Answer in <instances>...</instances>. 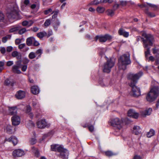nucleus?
Returning <instances> with one entry per match:
<instances>
[{
  "mask_svg": "<svg viewBox=\"0 0 159 159\" xmlns=\"http://www.w3.org/2000/svg\"><path fill=\"white\" fill-rule=\"evenodd\" d=\"M101 3H102V0L100 1H98V0H94L93 1L92 4L94 5H97Z\"/></svg>",
  "mask_w": 159,
  "mask_h": 159,
  "instance_id": "nucleus-43",
  "label": "nucleus"
},
{
  "mask_svg": "<svg viewBox=\"0 0 159 159\" xmlns=\"http://www.w3.org/2000/svg\"><path fill=\"white\" fill-rule=\"evenodd\" d=\"M6 140L9 142H12L14 145H16L17 143V138L14 136H11L9 138L7 139Z\"/></svg>",
  "mask_w": 159,
  "mask_h": 159,
  "instance_id": "nucleus-21",
  "label": "nucleus"
},
{
  "mask_svg": "<svg viewBox=\"0 0 159 159\" xmlns=\"http://www.w3.org/2000/svg\"><path fill=\"white\" fill-rule=\"evenodd\" d=\"M25 45H26L25 43L21 44L18 46V48L21 50L23 48Z\"/></svg>",
  "mask_w": 159,
  "mask_h": 159,
  "instance_id": "nucleus-53",
  "label": "nucleus"
},
{
  "mask_svg": "<svg viewBox=\"0 0 159 159\" xmlns=\"http://www.w3.org/2000/svg\"><path fill=\"white\" fill-rule=\"evenodd\" d=\"M51 21L50 19H48L44 23V25L46 27L48 26L51 24Z\"/></svg>",
  "mask_w": 159,
  "mask_h": 159,
  "instance_id": "nucleus-38",
  "label": "nucleus"
},
{
  "mask_svg": "<svg viewBox=\"0 0 159 159\" xmlns=\"http://www.w3.org/2000/svg\"><path fill=\"white\" fill-rule=\"evenodd\" d=\"M18 30V33L20 35L23 34L26 31V29L25 28L20 29H20Z\"/></svg>",
  "mask_w": 159,
  "mask_h": 159,
  "instance_id": "nucleus-37",
  "label": "nucleus"
},
{
  "mask_svg": "<svg viewBox=\"0 0 159 159\" xmlns=\"http://www.w3.org/2000/svg\"><path fill=\"white\" fill-rule=\"evenodd\" d=\"M9 6L11 7L9 8V9L11 11V12L10 13L9 15L11 16V17H12V16L11 15V14H12L14 12H16L18 10V7L15 2L11 3Z\"/></svg>",
  "mask_w": 159,
  "mask_h": 159,
  "instance_id": "nucleus-14",
  "label": "nucleus"
},
{
  "mask_svg": "<svg viewBox=\"0 0 159 159\" xmlns=\"http://www.w3.org/2000/svg\"><path fill=\"white\" fill-rule=\"evenodd\" d=\"M53 13H54V14L52 16V18H55L57 16L59 13V11L57 10L55 11H53L52 12V14Z\"/></svg>",
  "mask_w": 159,
  "mask_h": 159,
  "instance_id": "nucleus-45",
  "label": "nucleus"
},
{
  "mask_svg": "<svg viewBox=\"0 0 159 159\" xmlns=\"http://www.w3.org/2000/svg\"><path fill=\"white\" fill-rule=\"evenodd\" d=\"M21 42L20 39H16L15 40V44L16 45H18Z\"/></svg>",
  "mask_w": 159,
  "mask_h": 159,
  "instance_id": "nucleus-57",
  "label": "nucleus"
},
{
  "mask_svg": "<svg viewBox=\"0 0 159 159\" xmlns=\"http://www.w3.org/2000/svg\"><path fill=\"white\" fill-rule=\"evenodd\" d=\"M17 109L16 107H9L8 113L11 115H14L17 114Z\"/></svg>",
  "mask_w": 159,
  "mask_h": 159,
  "instance_id": "nucleus-19",
  "label": "nucleus"
},
{
  "mask_svg": "<svg viewBox=\"0 0 159 159\" xmlns=\"http://www.w3.org/2000/svg\"><path fill=\"white\" fill-rule=\"evenodd\" d=\"M115 62L111 59H108L103 66V71L104 72L109 73L110 72L111 68L114 66Z\"/></svg>",
  "mask_w": 159,
  "mask_h": 159,
  "instance_id": "nucleus-6",
  "label": "nucleus"
},
{
  "mask_svg": "<svg viewBox=\"0 0 159 159\" xmlns=\"http://www.w3.org/2000/svg\"><path fill=\"white\" fill-rule=\"evenodd\" d=\"M96 10L99 13H103L105 11V8L103 7H98L97 8Z\"/></svg>",
  "mask_w": 159,
  "mask_h": 159,
  "instance_id": "nucleus-32",
  "label": "nucleus"
},
{
  "mask_svg": "<svg viewBox=\"0 0 159 159\" xmlns=\"http://www.w3.org/2000/svg\"><path fill=\"white\" fill-rule=\"evenodd\" d=\"M60 25V22L59 21H57L54 24V28L56 30H57V26H59Z\"/></svg>",
  "mask_w": 159,
  "mask_h": 159,
  "instance_id": "nucleus-47",
  "label": "nucleus"
},
{
  "mask_svg": "<svg viewBox=\"0 0 159 159\" xmlns=\"http://www.w3.org/2000/svg\"><path fill=\"white\" fill-rule=\"evenodd\" d=\"M24 154V151L23 150L20 149L14 150L12 152V155L15 157H20Z\"/></svg>",
  "mask_w": 159,
  "mask_h": 159,
  "instance_id": "nucleus-12",
  "label": "nucleus"
},
{
  "mask_svg": "<svg viewBox=\"0 0 159 159\" xmlns=\"http://www.w3.org/2000/svg\"><path fill=\"white\" fill-rule=\"evenodd\" d=\"M145 11L148 15L151 17H154L155 16V15L154 13L149 12L147 10H145Z\"/></svg>",
  "mask_w": 159,
  "mask_h": 159,
  "instance_id": "nucleus-39",
  "label": "nucleus"
},
{
  "mask_svg": "<svg viewBox=\"0 0 159 159\" xmlns=\"http://www.w3.org/2000/svg\"><path fill=\"white\" fill-rule=\"evenodd\" d=\"M0 51L1 53L3 54L5 53L6 49L4 47H1L0 48Z\"/></svg>",
  "mask_w": 159,
  "mask_h": 159,
  "instance_id": "nucleus-46",
  "label": "nucleus"
},
{
  "mask_svg": "<svg viewBox=\"0 0 159 159\" xmlns=\"http://www.w3.org/2000/svg\"><path fill=\"white\" fill-rule=\"evenodd\" d=\"M155 132L154 130L151 129L147 133V136L148 138H150L155 135Z\"/></svg>",
  "mask_w": 159,
  "mask_h": 159,
  "instance_id": "nucleus-29",
  "label": "nucleus"
},
{
  "mask_svg": "<svg viewBox=\"0 0 159 159\" xmlns=\"http://www.w3.org/2000/svg\"><path fill=\"white\" fill-rule=\"evenodd\" d=\"M142 75V72H139L136 74H129L128 75V78L130 81L129 85L132 88L130 94L134 97H138L140 95V89L136 86L135 85Z\"/></svg>",
  "mask_w": 159,
  "mask_h": 159,
  "instance_id": "nucleus-1",
  "label": "nucleus"
},
{
  "mask_svg": "<svg viewBox=\"0 0 159 159\" xmlns=\"http://www.w3.org/2000/svg\"><path fill=\"white\" fill-rule=\"evenodd\" d=\"M37 125L39 128L43 129L45 127H49L50 124L47 122L45 119H42L38 120L37 122Z\"/></svg>",
  "mask_w": 159,
  "mask_h": 159,
  "instance_id": "nucleus-9",
  "label": "nucleus"
},
{
  "mask_svg": "<svg viewBox=\"0 0 159 159\" xmlns=\"http://www.w3.org/2000/svg\"><path fill=\"white\" fill-rule=\"evenodd\" d=\"M105 153L106 156L109 157H111L115 155L111 151H109L105 152Z\"/></svg>",
  "mask_w": 159,
  "mask_h": 159,
  "instance_id": "nucleus-36",
  "label": "nucleus"
},
{
  "mask_svg": "<svg viewBox=\"0 0 159 159\" xmlns=\"http://www.w3.org/2000/svg\"><path fill=\"white\" fill-rule=\"evenodd\" d=\"M88 128L89 131L92 132L94 130V126L92 125H89L88 126Z\"/></svg>",
  "mask_w": 159,
  "mask_h": 159,
  "instance_id": "nucleus-49",
  "label": "nucleus"
},
{
  "mask_svg": "<svg viewBox=\"0 0 159 159\" xmlns=\"http://www.w3.org/2000/svg\"><path fill=\"white\" fill-rule=\"evenodd\" d=\"M12 127L10 125H7L5 129L6 131L9 133H10L12 131Z\"/></svg>",
  "mask_w": 159,
  "mask_h": 159,
  "instance_id": "nucleus-34",
  "label": "nucleus"
},
{
  "mask_svg": "<svg viewBox=\"0 0 159 159\" xmlns=\"http://www.w3.org/2000/svg\"><path fill=\"white\" fill-rule=\"evenodd\" d=\"M30 3L29 0H24L23 2V3L24 5L26 6L29 5Z\"/></svg>",
  "mask_w": 159,
  "mask_h": 159,
  "instance_id": "nucleus-55",
  "label": "nucleus"
},
{
  "mask_svg": "<svg viewBox=\"0 0 159 159\" xmlns=\"http://www.w3.org/2000/svg\"><path fill=\"white\" fill-rule=\"evenodd\" d=\"M13 50V47L11 46H8L7 48V51L8 52H11Z\"/></svg>",
  "mask_w": 159,
  "mask_h": 159,
  "instance_id": "nucleus-54",
  "label": "nucleus"
},
{
  "mask_svg": "<svg viewBox=\"0 0 159 159\" xmlns=\"http://www.w3.org/2000/svg\"><path fill=\"white\" fill-rule=\"evenodd\" d=\"M20 29V27L16 26L10 29L9 30V32L10 33L19 30Z\"/></svg>",
  "mask_w": 159,
  "mask_h": 159,
  "instance_id": "nucleus-35",
  "label": "nucleus"
},
{
  "mask_svg": "<svg viewBox=\"0 0 159 159\" xmlns=\"http://www.w3.org/2000/svg\"><path fill=\"white\" fill-rule=\"evenodd\" d=\"M39 30V28L37 27H34L33 29V31L34 32H37Z\"/></svg>",
  "mask_w": 159,
  "mask_h": 159,
  "instance_id": "nucleus-64",
  "label": "nucleus"
},
{
  "mask_svg": "<svg viewBox=\"0 0 159 159\" xmlns=\"http://www.w3.org/2000/svg\"><path fill=\"white\" fill-rule=\"evenodd\" d=\"M31 91L34 94H37L39 92V87L36 86H33L31 87Z\"/></svg>",
  "mask_w": 159,
  "mask_h": 159,
  "instance_id": "nucleus-20",
  "label": "nucleus"
},
{
  "mask_svg": "<svg viewBox=\"0 0 159 159\" xmlns=\"http://www.w3.org/2000/svg\"><path fill=\"white\" fill-rule=\"evenodd\" d=\"M59 152V154H57V156L63 159L68 158L69 155V151L66 149L64 148L63 147L61 148Z\"/></svg>",
  "mask_w": 159,
  "mask_h": 159,
  "instance_id": "nucleus-10",
  "label": "nucleus"
},
{
  "mask_svg": "<svg viewBox=\"0 0 159 159\" xmlns=\"http://www.w3.org/2000/svg\"><path fill=\"white\" fill-rule=\"evenodd\" d=\"M4 18V15L0 12V21L3 20Z\"/></svg>",
  "mask_w": 159,
  "mask_h": 159,
  "instance_id": "nucleus-61",
  "label": "nucleus"
},
{
  "mask_svg": "<svg viewBox=\"0 0 159 159\" xmlns=\"http://www.w3.org/2000/svg\"><path fill=\"white\" fill-rule=\"evenodd\" d=\"M159 91L157 87H153L151 88L149 92L146 96V99L150 102L153 101L158 96Z\"/></svg>",
  "mask_w": 159,
  "mask_h": 159,
  "instance_id": "nucleus-4",
  "label": "nucleus"
},
{
  "mask_svg": "<svg viewBox=\"0 0 159 159\" xmlns=\"http://www.w3.org/2000/svg\"><path fill=\"white\" fill-rule=\"evenodd\" d=\"M18 54V52H17L16 51H13V52H12L11 55H12V56L13 57H16V56H17V55Z\"/></svg>",
  "mask_w": 159,
  "mask_h": 159,
  "instance_id": "nucleus-50",
  "label": "nucleus"
},
{
  "mask_svg": "<svg viewBox=\"0 0 159 159\" xmlns=\"http://www.w3.org/2000/svg\"><path fill=\"white\" fill-rule=\"evenodd\" d=\"M4 65V62L2 61H0V71H1L3 69Z\"/></svg>",
  "mask_w": 159,
  "mask_h": 159,
  "instance_id": "nucleus-56",
  "label": "nucleus"
},
{
  "mask_svg": "<svg viewBox=\"0 0 159 159\" xmlns=\"http://www.w3.org/2000/svg\"><path fill=\"white\" fill-rule=\"evenodd\" d=\"M28 57L30 59H33L36 57V55L34 52H31L29 54Z\"/></svg>",
  "mask_w": 159,
  "mask_h": 159,
  "instance_id": "nucleus-31",
  "label": "nucleus"
},
{
  "mask_svg": "<svg viewBox=\"0 0 159 159\" xmlns=\"http://www.w3.org/2000/svg\"><path fill=\"white\" fill-rule=\"evenodd\" d=\"M39 3L38 1H37L35 3L31 5L30 8L32 9H35L36 11H37L39 8Z\"/></svg>",
  "mask_w": 159,
  "mask_h": 159,
  "instance_id": "nucleus-24",
  "label": "nucleus"
},
{
  "mask_svg": "<svg viewBox=\"0 0 159 159\" xmlns=\"http://www.w3.org/2000/svg\"><path fill=\"white\" fill-rule=\"evenodd\" d=\"M152 50L153 52V53L154 54L158 53V52H159V49H156V48H152Z\"/></svg>",
  "mask_w": 159,
  "mask_h": 159,
  "instance_id": "nucleus-51",
  "label": "nucleus"
},
{
  "mask_svg": "<svg viewBox=\"0 0 159 159\" xmlns=\"http://www.w3.org/2000/svg\"><path fill=\"white\" fill-rule=\"evenodd\" d=\"M128 116L132 118L137 119L139 116V114L136 112L134 110L130 109L128 111Z\"/></svg>",
  "mask_w": 159,
  "mask_h": 159,
  "instance_id": "nucleus-15",
  "label": "nucleus"
},
{
  "mask_svg": "<svg viewBox=\"0 0 159 159\" xmlns=\"http://www.w3.org/2000/svg\"><path fill=\"white\" fill-rule=\"evenodd\" d=\"M22 61L21 60H18L15 62V64L13 65L12 68V71L15 73L20 74L21 71L20 69L21 67Z\"/></svg>",
  "mask_w": 159,
  "mask_h": 159,
  "instance_id": "nucleus-8",
  "label": "nucleus"
},
{
  "mask_svg": "<svg viewBox=\"0 0 159 159\" xmlns=\"http://www.w3.org/2000/svg\"><path fill=\"white\" fill-rule=\"evenodd\" d=\"M107 14L109 16H112L114 14V11L111 10H108L107 11Z\"/></svg>",
  "mask_w": 159,
  "mask_h": 159,
  "instance_id": "nucleus-40",
  "label": "nucleus"
},
{
  "mask_svg": "<svg viewBox=\"0 0 159 159\" xmlns=\"http://www.w3.org/2000/svg\"><path fill=\"white\" fill-rule=\"evenodd\" d=\"M139 6L141 8L145 7V8H148V7H151L154 9L157 8V7L156 6L149 3H147V4H144L142 5H139Z\"/></svg>",
  "mask_w": 159,
  "mask_h": 159,
  "instance_id": "nucleus-25",
  "label": "nucleus"
},
{
  "mask_svg": "<svg viewBox=\"0 0 159 159\" xmlns=\"http://www.w3.org/2000/svg\"><path fill=\"white\" fill-rule=\"evenodd\" d=\"M115 62L111 59H108L103 66V71L104 72L109 73L110 72L111 68L114 66Z\"/></svg>",
  "mask_w": 159,
  "mask_h": 159,
  "instance_id": "nucleus-5",
  "label": "nucleus"
},
{
  "mask_svg": "<svg viewBox=\"0 0 159 159\" xmlns=\"http://www.w3.org/2000/svg\"><path fill=\"white\" fill-rule=\"evenodd\" d=\"M52 12V10L51 8H49L46 10L44 11V13L45 15H47L49 13Z\"/></svg>",
  "mask_w": 159,
  "mask_h": 159,
  "instance_id": "nucleus-42",
  "label": "nucleus"
},
{
  "mask_svg": "<svg viewBox=\"0 0 159 159\" xmlns=\"http://www.w3.org/2000/svg\"><path fill=\"white\" fill-rule=\"evenodd\" d=\"M152 111V108H149L148 109L143 111L141 113L143 117L146 116L147 115H149L151 114Z\"/></svg>",
  "mask_w": 159,
  "mask_h": 159,
  "instance_id": "nucleus-23",
  "label": "nucleus"
},
{
  "mask_svg": "<svg viewBox=\"0 0 159 159\" xmlns=\"http://www.w3.org/2000/svg\"><path fill=\"white\" fill-rule=\"evenodd\" d=\"M31 111V108L30 106L26 107V112L27 113H29Z\"/></svg>",
  "mask_w": 159,
  "mask_h": 159,
  "instance_id": "nucleus-59",
  "label": "nucleus"
},
{
  "mask_svg": "<svg viewBox=\"0 0 159 159\" xmlns=\"http://www.w3.org/2000/svg\"><path fill=\"white\" fill-rule=\"evenodd\" d=\"M16 97L18 99H22L25 96V93L21 90L18 91L15 94Z\"/></svg>",
  "mask_w": 159,
  "mask_h": 159,
  "instance_id": "nucleus-18",
  "label": "nucleus"
},
{
  "mask_svg": "<svg viewBox=\"0 0 159 159\" xmlns=\"http://www.w3.org/2000/svg\"><path fill=\"white\" fill-rule=\"evenodd\" d=\"M131 63L129 54H125L121 56L118 60L119 68L120 69L125 70L126 69L127 66Z\"/></svg>",
  "mask_w": 159,
  "mask_h": 159,
  "instance_id": "nucleus-3",
  "label": "nucleus"
},
{
  "mask_svg": "<svg viewBox=\"0 0 159 159\" xmlns=\"http://www.w3.org/2000/svg\"><path fill=\"white\" fill-rule=\"evenodd\" d=\"M34 41V38L30 37L26 39V44L28 46H31Z\"/></svg>",
  "mask_w": 159,
  "mask_h": 159,
  "instance_id": "nucleus-28",
  "label": "nucleus"
},
{
  "mask_svg": "<svg viewBox=\"0 0 159 159\" xmlns=\"http://www.w3.org/2000/svg\"><path fill=\"white\" fill-rule=\"evenodd\" d=\"M142 36L145 38V39H144L143 38H142V39L143 42L144 48H147V51L145 52V55L146 57L150 54V48L148 47V46H153L152 42L154 41V38L151 35L147 34L145 33H143Z\"/></svg>",
  "mask_w": 159,
  "mask_h": 159,
  "instance_id": "nucleus-2",
  "label": "nucleus"
},
{
  "mask_svg": "<svg viewBox=\"0 0 159 159\" xmlns=\"http://www.w3.org/2000/svg\"><path fill=\"white\" fill-rule=\"evenodd\" d=\"M27 68V65H23L22 67H21V70L23 71H25Z\"/></svg>",
  "mask_w": 159,
  "mask_h": 159,
  "instance_id": "nucleus-48",
  "label": "nucleus"
},
{
  "mask_svg": "<svg viewBox=\"0 0 159 159\" xmlns=\"http://www.w3.org/2000/svg\"><path fill=\"white\" fill-rule=\"evenodd\" d=\"M14 63L13 61H8L7 62V66H10L13 65Z\"/></svg>",
  "mask_w": 159,
  "mask_h": 159,
  "instance_id": "nucleus-52",
  "label": "nucleus"
},
{
  "mask_svg": "<svg viewBox=\"0 0 159 159\" xmlns=\"http://www.w3.org/2000/svg\"><path fill=\"white\" fill-rule=\"evenodd\" d=\"M111 38L112 37L111 36L108 34H105L103 36L97 35L95 37L94 39L96 41L98 39L100 42H104L107 40H110L111 39Z\"/></svg>",
  "mask_w": 159,
  "mask_h": 159,
  "instance_id": "nucleus-11",
  "label": "nucleus"
},
{
  "mask_svg": "<svg viewBox=\"0 0 159 159\" xmlns=\"http://www.w3.org/2000/svg\"><path fill=\"white\" fill-rule=\"evenodd\" d=\"M120 4L123 6H125L127 4V2L125 1H120Z\"/></svg>",
  "mask_w": 159,
  "mask_h": 159,
  "instance_id": "nucleus-58",
  "label": "nucleus"
},
{
  "mask_svg": "<svg viewBox=\"0 0 159 159\" xmlns=\"http://www.w3.org/2000/svg\"><path fill=\"white\" fill-rule=\"evenodd\" d=\"M63 146L62 145L58 144H53L51 146V150L53 151H57L59 152Z\"/></svg>",
  "mask_w": 159,
  "mask_h": 159,
  "instance_id": "nucleus-16",
  "label": "nucleus"
},
{
  "mask_svg": "<svg viewBox=\"0 0 159 159\" xmlns=\"http://www.w3.org/2000/svg\"><path fill=\"white\" fill-rule=\"evenodd\" d=\"M47 35V33L44 31H43V32H40L37 34V36L40 39H42L45 36H46Z\"/></svg>",
  "mask_w": 159,
  "mask_h": 159,
  "instance_id": "nucleus-27",
  "label": "nucleus"
},
{
  "mask_svg": "<svg viewBox=\"0 0 159 159\" xmlns=\"http://www.w3.org/2000/svg\"><path fill=\"white\" fill-rule=\"evenodd\" d=\"M141 132V129L138 126H134L133 127V133L135 135H138Z\"/></svg>",
  "mask_w": 159,
  "mask_h": 159,
  "instance_id": "nucleus-22",
  "label": "nucleus"
},
{
  "mask_svg": "<svg viewBox=\"0 0 159 159\" xmlns=\"http://www.w3.org/2000/svg\"><path fill=\"white\" fill-rule=\"evenodd\" d=\"M33 23V21L31 20L29 21L27 20H24L22 22V25L24 26H27L28 27H29L32 25Z\"/></svg>",
  "mask_w": 159,
  "mask_h": 159,
  "instance_id": "nucleus-26",
  "label": "nucleus"
},
{
  "mask_svg": "<svg viewBox=\"0 0 159 159\" xmlns=\"http://www.w3.org/2000/svg\"><path fill=\"white\" fill-rule=\"evenodd\" d=\"M133 159H141V157L140 156L135 155L134 156Z\"/></svg>",
  "mask_w": 159,
  "mask_h": 159,
  "instance_id": "nucleus-63",
  "label": "nucleus"
},
{
  "mask_svg": "<svg viewBox=\"0 0 159 159\" xmlns=\"http://www.w3.org/2000/svg\"><path fill=\"white\" fill-rule=\"evenodd\" d=\"M111 125L113 126L116 127L117 129L119 130L122 127V122L118 118H114L111 120Z\"/></svg>",
  "mask_w": 159,
  "mask_h": 159,
  "instance_id": "nucleus-7",
  "label": "nucleus"
},
{
  "mask_svg": "<svg viewBox=\"0 0 159 159\" xmlns=\"http://www.w3.org/2000/svg\"><path fill=\"white\" fill-rule=\"evenodd\" d=\"M36 55H38L36 58V59H38L39 58H40L41 57V55L42 53V50L41 49H39L37 50L35 53Z\"/></svg>",
  "mask_w": 159,
  "mask_h": 159,
  "instance_id": "nucleus-33",
  "label": "nucleus"
},
{
  "mask_svg": "<svg viewBox=\"0 0 159 159\" xmlns=\"http://www.w3.org/2000/svg\"><path fill=\"white\" fill-rule=\"evenodd\" d=\"M12 124L14 125H19L20 123V119L19 116L17 115L13 116L11 118Z\"/></svg>",
  "mask_w": 159,
  "mask_h": 159,
  "instance_id": "nucleus-13",
  "label": "nucleus"
},
{
  "mask_svg": "<svg viewBox=\"0 0 159 159\" xmlns=\"http://www.w3.org/2000/svg\"><path fill=\"white\" fill-rule=\"evenodd\" d=\"M32 152L34 153V156L38 157L39 156V153L38 150L36 148H35L34 147H33L32 148Z\"/></svg>",
  "mask_w": 159,
  "mask_h": 159,
  "instance_id": "nucleus-30",
  "label": "nucleus"
},
{
  "mask_svg": "<svg viewBox=\"0 0 159 159\" xmlns=\"http://www.w3.org/2000/svg\"><path fill=\"white\" fill-rule=\"evenodd\" d=\"M33 43L34 44V46H38L39 45V43L36 40H35V39L34 38V41H33Z\"/></svg>",
  "mask_w": 159,
  "mask_h": 159,
  "instance_id": "nucleus-60",
  "label": "nucleus"
},
{
  "mask_svg": "<svg viewBox=\"0 0 159 159\" xmlns=\"http://www.w3.org/2000/svg\"><path fill=\"white\" fill-rule=\"evenodd\" d=\"M10 84V81L8 79H6L4 82V84L6 85H8Z\"/></svg>",
  "mask_w": 159,
  "mask_h": 159,
  "instance_id": "nucleus-62",
  "label": "nucleus"
},
{
  "mask_svg": "<svg viewBox=\"0 0 159 159\" xmlns=\"http://www.w3.org/2000/svg\"><path fill=\"white\" fill-rule=\"evenodd\" d=\"M36 140L34 138H32L30 140V142L31 144L34 145L36 143Z\"/></svg>",
  "mask_w": 159,
  "mask_h": 159,
  "instance_id": "nucleus-44",
  "label": "nucleus"
},
{
  "mask_svg": "<svg viewBox=\"0 0 159 159\" xmlns=\"http://www.w3.org/2000/svg\"><path fill=\"white\" fill-rule=\"evenodd\" d=\"M118 33L119 35L123 36L125 38H128L129 36V32L125 31L122 28H121L119 30Z\"/></svg>",
  "mask_w": 159,
  "mask_h": 159,
  "instance_id": "nucleus-17",
  "label": "nucleus"
},
{
  "mask_svg": "<svg viewBox=\"0 0 159 159\" xmlns=\"http://www.w3.org/2000/svg\"><path fill=\"white\" fill-rule=\"evenodd\" d=\"M22 61L23 63L25 65H27V64L29 63L30 61V60L27 58H23Z\"/></svg>",
  "mask_w": 159,
  "mask_h": 159,
  "instance_id": "nucleus-41",
  "label": "nucleus"
}]
</instances>
